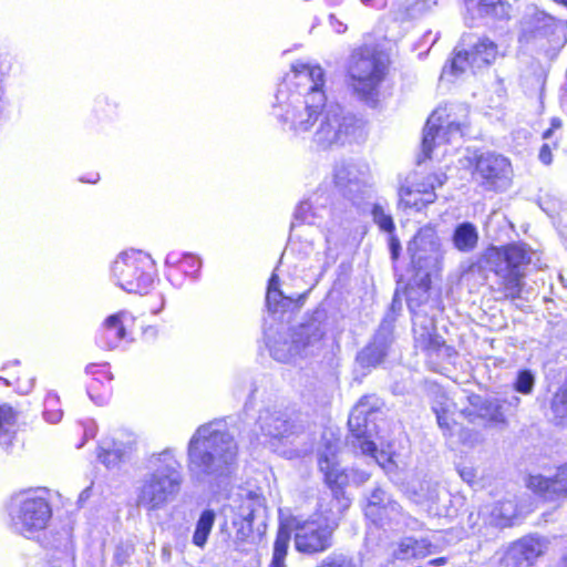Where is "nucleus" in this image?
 I'll return each mask as SVG.
<instances>
[{"label":"nucleus","instance_id":"8fccbe9b","mask_svg":"<svg viewBox=\"0 0 567 567\" xmlns=\"http://www.w3.org/2000/svg\"><path fill=\"white\" fill-rule=\"evenodd\" d=\"M200 266L199 258L190 254H185L181 260V268L189 275L198 272Z\"/></svg>","mask_w":567,"mask_h":567},{"label":"nucleus","instance_id":"20e7f679","mask_svg":"<svg viewBox=\"0 0 567 567\" xmlns=\"http://www.w3.org/2000/svg\"><path fill=\"white\" fill-rule=\"evenodd\" d=\"M338 526L339 518L329 519L318 514L287 518L278 528L269 567H286L285 559L291 538L295 549L302 555L315 556L329 550L333 546Z\"/></svg>","mask_w":567,"mask_h":567},{"label":"nucleus","instance_id":"4be33fe9","mask_svg":"<svg viewBox=\"0 0 567 567\" xmlns=\"http://www.w3.org/2000/svg\"><path fill=\"white\" fill-rule=\"evenodd\" d=\"M128 321H133V317L126 310L109 316L102 324L97 344L107 350L118 347L120 342L127 337L126 324Z\"/></svg>","mask_w":567,"mask_h":567},{"label":"nucleus","instance_id":"a19ab883","mask_svg":"<svg viewBox=\"0 0 567 567\" xmlns=\"http://www.w3.org/2000/svg\"><path fill=\"white\" fill-rule=\"evenodd\" d=\"M322 209L316 208L310 200H305L299 204L295 212V218L306 224H316L318 218L322 217Z\"/></svg>","mask_w":567,"mask_h":567},{"label":"nucleus","instance_id":"1a4fd4ad","mask_svg":"<svg viewBox=\"0 0 567 567\" xmlns=\"http://www.w3.org/2000/svg\"><path fill=\"white\" fill-rule=\"evenodd\" d=\"M386 65L375 54L355 53L349 69L351 85L358 97L370 107L379 103V86L385 75Z\"/></svg>","mask_w":567,"mask_h":567},{"label":"nucleus","instance_id":"5fc2aeb1","mask_svg":"<svg viewBox=\"0 0 567 567\" xmlns=\"http://www.w3.org/2000/svg\"><path fill=\"white\" fill-rule=\"evenodd\" d=\"M458 474L462 480L468 484H473L476 477L475 470L473 467H462L458 470Z\"/></svg>","mask_w":567,"mask_h":567},{"label":"nucleus","instance_id":"412c9836","mask_svg":"<svg viewBox=\"0 0 567 567\" xmlns=\"http://www.w3.org/2000/svg\"><path fill=\"white\" fill-rule=\"evenodd\" d=\"M527 486L549 501L567 497V463L559 466L553 477L543 475L529 476Z\"/></svg>","mask_w":567,"mask_h":567},{"label":"nucleus","instance_id":"a211bd4d","mask_svg":"<svg viewBox=\"0 0 567 567\" xmlns=\"http://www.w3.org/2000/svg\"><path fill=\"white\" fill-rule=\"evenodd\" d=\"M446 181L444 174H432L424 178L423 182L415 184L413 187L402 188L400 190L401 203L406 207L422 209L436 199L435 188L441 187Z\"/></svg>","mask_w":567,"mask_h":567},{"label":"nucleus","instance_id":"4468645a","mask_svg":"<svg viewBox=\"0 0 567 567\" xmlns=\"http://www.w3.org/2000/svg\"><path fill=\"white\" fill-rule=\"evenodd\" d=\"M373 399V396L368 395L360 399L349 415L348 425L352 435V447L360 450L362 454L373 456L379 463V460L374 456L377 447L370 439L371 430L369 426V416L374 412V404L370 402Z\"/></svg>","mask_w":567,"mask_h":567},{"label":"nucleus","instance_id":"473e14b6","mask_svg":"<svg viewBox=\"0 0 567 567\" xmlns=\"http://www.w3.org/2000/svg\"><path fill=\"white\" fill-rule=\"evenodd\" d=\"M266 302L269 311L271 312H285L291 307L296 306L293 298L285 296L279 290V278L275 274H272L271 278L269 279Z\"/></svg>","mask_w":567,"mask_h":567},{"label":"nucleus","instance_id":"9d476101","mask_svg":"<svg viewBox=\"0 0 567 567\" xmlns=\"http://www.w3.org/2000/svg\"><path fill=\"white\" fill-rule=\"evenodd\" d=\"M408 252L413 268L430 277L440 270L443 260L441 240L432 226H424L419 229L408 245Z\"/></svg>","mask_w":567,"mask_h":567},{"label":"nucleus","instance_id":"ddd939ff","mask_svg":"<svg viewBox=\"0 0 567 567\" xmlns=\"http://www.w3.org/2000/svg\"><path fill=\"white\" fill-rule=\"evenodd\" d=\"M264 512L265 498L260 494L248 491L240 496V504L237 506L233 518L234 543L238 549L244 550V545L250 543L252 523Z\"/></svg>","mask_w":567,"mask_h":567},{"label":"nucleus","instance_id":"72a5a7b5","mask_svg":"<svg viewBox=\"0 0 567 567\" xmlns=\"http://www.w3.org/2000/svg\"><path fill=\"white\" fill-rule=\"evenodd\" d=\"M452 240L458 251L470 252L478 243L477 228L472 223L464 221L455 228Z\"/></svg>","mask_w":567,"mask_h":567},{"label":"nucleus","instance_id":"f704fd0d","mask_svg":"<svg viewBox=\"0 0 567 567\" xmlns=\"http://www.w3.org/2000/svg\"><path fill=\"white\" fill-rule=\"evenodd\" d=\"M131 442H116L115 440H103L100 445L99 460L107 467L115 466L126 454Z\"/></svg>","mask_w":567,"mask_h":567},{"label":"nucleus","instance_id":"2f4dec72","mask_svg":"<svg viewBox=\"0 0 567 567\" xmlns=\"http://www.w3.org/2000/svg\"><path fill=\"white\" fill-rule=\"evenodd\" d=\"M486 523L489 525L505 528L513 525V520L517 517V505L512 499L497 502L493 505L489 513H486Z\"/></svg>","mask_w":567,"mask_h":567},{"label":"nucleus","instance_id":"0eeeda50","mask_svg":"<svg viewBox=\"0 0 567 567\" xmlns=\"http://www.w3.org/2000/svg\"><path fill=\"white\" fill-rule=\"evenodd\" d=\"M111 272L121 289L140 295L150 291L156 276L154 261L150 255L140 250L120 254L112 265Z\"/></svg>","mask_w":567,"mask_h":567},{"label":"nucleus","instance_id":"7c9ffc66","mask_svg":"<svg viewBox=\"0 0 567 567\" xmlns=\"http://www.w3.org/2000/svg\"><path fill=\"white\" fill-rule=\"evenodd\" d=\"M411 497L413 502L425 506L429 512H432L434 505L440 499V486L437 482L432 480L419 481L411 487Z\"/></svg>","mask_w":567,"mask_h":567},{"label":"nucleus","instance_id":"5701e85b","mask_svg":"<svg viewBox=\"0 0 567 567\" xmlns=\"http://www.w3.org/2000/svg\"><path fill=\"white\" fill-rule=\"evenodd\" d=\"M333 182L336 187L348 197L353 204L357 203L363 183L357 166L351 163H337L333 169Z\"/></svg>","mask_w":567,"mask_h":567},{"label":"nucleus","instance_id":"58836bf2","mask_svg":"<svg viewBox=\"0 0 567 567\" xmlns=\"http://www.w3.org/2000/svg\"><path fill=\"white\" fill-rule=\"evenodd\" d=\"M437 0H395L402 19L415 18L429 10Z\"/></svg>","mask_w":567,"mask_h":567},{"label":"nucleus","instance_id":"603ef678","mask_svg":"<svg viewBox=\"0 0 567 567\" xmlns=\"http://www.w3.org/2000/svg\"><path fill=\"white\" fill-rule=\"evenodd\" d=\"M540 207L551 218H556L557 217L559 219V221L563 220L561 210L560 209H556L555 206H549L546 199H542Z\"/></svg>","mask_w":567,"mask_h":567},{"label":"nucleus","instance_id":"2eb2a0df","mask_svg":"<svg viewBox=\"0 0 567 567\" xmlns=\"http://www.w3.org/2000/svg\"><path fill=\"white\" fill-rule=\"evenodd\" d=\"M497 55V45L484 38L480 39L470 51H456L454 58L449 65L442 71V78L449 74L458 75L463 73L467 66L472 69H481L489 65Z\"/></svg>","mask_w":567,"mask_h":567},{"label":"nucleus","instance_id":"6e6552de","mask_svg":"<svg viewBox=\"0 0 567 567\" xmlns=\"http://www.w3.org/2000/svg\"><path fill=\"white\" fill-rule=\"evenodd\" d=\"M8 513L11 529L27 538H33L48 526L52 508L44 497L20 493L11 497Z\"/></svg>","mask_w":567,"mask_h":567},{"label":"nucleus","instance_id":"69168bd1","mask_svg":"<svg viewBox=\"0 0 567 567\" xmlns=\"http://www.w3.org/2000/svg\"><path fill=\"white\" fill-rule=\"evenodd\" d=\"M94 368H95V365H94V364L87 365V367H86V372H87V373H94Z\"/></svg>","mask_w":567,"mask_h":567},{"label":"nucleus","instance_id":"f8f14e48","mask_svg":"<svg viewBox=\"0 0 567 567\" xmlns=\"http://www.w3.org/2000/svg\"><path fill=\"white\" fill-rule=\"evenodd\" d=\"M475 181L486 190H502L511 183L512 166L503 155L486 152L476 157Z\"/></svg>","mask_w":567,"mask_h":567},{"label":"nucleus","instance_id":"7ed1b4c3","mask_svg":"<svg viewBox=\"0 0 567 567\" xmlns=\"http://www.w3.org/2000/svg\"><path fill=\"white\" fill-rule=\"evenodd\" d=\"M184 483L183 466L174 449L151 454L145 472L135 486V504L147 513L164 509L174 502Z\"/></svg>","mask_w":567,"mask_h":567},{"label":"nucleus","instance_id":"de8ad7c7","mask_svg":"<svg viewBox=\"0 0 567 567\" xmlns=\"http://www.w3.org/2000/svg\"><path fill=\"white\" fill-rule=\"evenodd\" d=\"M443 125L452 141L457 136H462V123L452 118L451 114L446 113V111L443 113Z\"/></svg>","mask_w":567,"mask_h":567},{"label":"nucleus","instance_id":"37998d69","mask_svg":"<svg viewBox=\"0 0 567 567\" xmlns=\"http://www.w3.org/2000/svg\"><path fill=\"white\" fill-rule=\"evenodd\" d=\"M551 410L559 423L567 425V388H561L555 393Z\"/></svg>","mask_w":567,"mask_h":567},{"label":"nucleus","instance_id":"052dcab7","mask_svg":"<svg viewBox=\"0 0 567 567\" xmlns=\"http://www.w3.org/2000/svg\"><path fill=\"white\" fill-rule=\"evenodd\" d=\"M84 435L86 437H94L95 436V425L92 421L89 425L84 426Z\"/></svg>","mask_w":567,"mask_h":567},{"label":"nucleus","instance_id":"680f3d73","mask_svg":"<svg viewBox=\"0 0 567 567\" xmlns=\"http://www.w3.org/2000/svg\"><path fill=\"white\" fill-rule=\"evenodd\" d=\"M445 563H446V559L444 557L431 560V565H433V566H442Z\"/></svg>","mask_w":567,"mask_h":567},{"label":"nucleus","instance_id":"79ce46f5","mask_svg":"<svg viewBox=\"0 0 567 567\" xmlns=\"http://www.w3.org/2000/svg\"><path fill=\"white\" fill-rule=\"evenodd\" d=\"M44 419L52 424L61 421L63 412L60 408V399L55 393H49L44 400Z\"/></svg>","mask_w":567,"mask_h":567},{"label":"nucleus","instance_id":"f257e3e1","mask_svg":"<svg viewBox=\"0 0 567 567\" xmlns=\"http://www.w3.org/2000/svg\"><path fill=\"white\" fill-rule=\"evenodd\" d=\"M324 71L318 64L296 62L279 85L274 116L296 137L310 140L326 107Z\"/></svg>","mask_w":567,"mask_h":567},{"label":"nucleus","instance_id":"49530a36","mask_svg":"<svg viewBox=\"0 0 567 567\" xmlns=\"http://www.w3.org/2000/svg\"><path fill=\"white\" fill-rule=\"evenodd\" d=\"M535 384V377L529 370H523L518 373L514 388L522 394L532 393Z\"/></svg>","mask_w":567,"mask_h":567},{"label":"nucleus","instance_id":"e2e57ef3","mask_svg":"<svg viewBox=\"0 0 567 567\" xmlns=\"http://www.w3.org/2000/svg\"><path fill=\"white\" fill-rule=\"evenodd\" d=\"M560 567H567V546H566V549H565V554L563 556V560H561Z\"/></svg>","mask_w":567,"mask_h":567},{"label":"nucleus","instance_id":"0e129e2a","mask_svg":"<svg viewBox=\"0 0 567 567\" xmlns=\"http://www.w3.org/2000/svg\"><path fill=\"white\" fill-rule=\"evenodd\" d=\"M518 403H519V398H517V396H515V395H514V396L512 398V400L509 401V404H515V405H517Z\"/></svg>","mask_w":567,"mask_h":567},{"label":"nucleus","instance_id":"bf43d9fd","mask_svg":"<svg viewBox=\"0 0 567 567\" xmlns=\"http://www.w3.org/2000/svg\"><path fill=\"white\" fill-rule=\"evenodd\" d=\"M181 260L177 256L176 252H169L167 256H166V259H165V264L166 265H169V266H176L177 264L181 265Z\"/></svg>","mask_w":567,"mask_h":567},{"label":"nucleus","instance_id":"864d4df0","mask_svg":"<svg viewBox=\"0 0 567 567\" xmlns=\"http://www.w3.org/2000/svg\"><path fill=\"white\" fill-rule=\"evenodd\" d=\"M389 247H390V252H391L392 259L393 260L398 259L399 255H400V250H401V244H400L399 238L392 234L389 239Z\"/></svg>","mask_w":567,"mask_h":567},{"label":"nucleus","instance_id":"cd10ccee","mask_svg":"<svg viewBox=\"0 0 567 567\" xmlns=\"http://www.w3.org/2000/svg\"><path fill=\"white\" fill-rule=\"evenodd\" d=\"M432 546L426 538L403 537L396 543L392 555L399 560L420 559L431 554Z\"/></svg>","mask_w":567,"mask_h":567},{"label":"nucleus","instance_id":"338daca9","mask_svg":"<svg viewBox=\"0 0 567 567\" xmlns=\"http://www.w3.org/2000/svg\"><path fill=\"white\" fill-rule=\"evenodd\" d=\"M554 1L567 7V0H554Z\"/></svg>","mask_w":567,"mask_h":567},{"label":"nucleus","instance_id":"c03bdc74","mask_svg":"<svg viewBox=\"0 0 567 567\" xmlns=\"http://www.w3.org/2000/svg\"><path fill=\"white\" fill-rule=\"evenodd\" d=\"M374 223L383 230L392 234L394 230V223L392 216L385 212L381 205H374L372 209Z\"/></svg>","mask_w":567,"mask_h":567},{"label":"nucleus","instance_id":"c756f323","mask_svg":"<svg viewBox=\"0 0 567 567\" xmlns=\"http://www.w3.org/2000/svg\"><path fill=\"white\" fill-rule=\"evenodd\" d=\"M465 4L468 11L475 12L480 17L498 20L509 17L511 6L502 0H465Z\"/></svg>","mask_w":567,"mask_h":567},{"label":"nucleus","instance_id":"4d7b16f0","mask_svg":"<svg viewBox=\"0 0 567 567\" xmlns=\"http://www.w3.org/2000/svg\"><path fill=\"white\" fill-rule=\"evenodd\" d=\"M560 127H561V120L558 117L551 118L550 128H548L547 131L544 132L543 137L545 140H548L551 136L554 130H557Z\"/></svg>","mask_w":567,"mask_h":567},{"label":"nucleus","instance_id":"6e6d98bb","mask_svg":"<svg viewBox=\"0 0 567 567\" xmlns=\"http://www.w3.org/2000/svg\"><path fill=\"white\" fill-rule=\"evenodd\" d=\"M330 25L337 33H343L347 30V25L337 19L334 14L329 16Z\"/></svg>","mask_w":567,"mask_h":567},{"label":"nucleus","instance_id":"bb28decb","mask_svg":"<svg viewBox=\"0 0 567 567\" xmlns=\"http://www.w3.org/2000/svg\"><path fill=\"white\" fill-rule=\"evenodd\" d=\"M318 464L329 487L332 491L343 489L349 482V475L340 468L336 460V449L328 447L327 453H320Z\"/></svg>","mask_w":567,"mask_h":567},{"label":"nucleus","instance_id":"f3484780","mask_svg":"<svg viewBox=\"0 0 567 567\" xmlns=\"http://www.w3.org/2000/svg\"><path fill=\"white\" fill-rule=\"evenodd\" d=\"M547 549L545 539L540 537H524L511 544L499 559L503 567H519L523 561L533 564Z\"/></svg>","mask_w":567,"mask_h":567},{"label":"nucleus","instance_id":"f03ea898","mask_svg":"<svg viewBox=\"0 0 567 567\" xmlns=\"http://www.w3.org/2000/svg\"><path fill=\"white\" fill-rule=\"evenodd\" d=\"M237 455V444L219 422L200 425L187 446V468L197 483L227 475Z\"/></svg>","mask_w":567,"mask_h":567},{"label":"nucleus","instance_id":"6ab92c4d","mask_svg":"<svg viewBox=\"0 0 567 567\" xmlns=\"http://www.w3.org/2000/svg\"><path fill=\"white\" fill-rule=\"evenodd\" d=\"M565 29L563 20L556 19L544 11H536L525 18L522 23V37L526 41L536 39L551 40Z\"/></svg>","mask_w":567,"mask_h":567},{"label":"nucleus","instance_id":"e433bc0d","mask_svg":"<svg viewBox=\"0 0 567 567\" xmlns=\"http://www.w3.org/2000/svg\"><path fill=\"white\" fill-rule=\"evenodd\" d=\"M268 347L271 357L279 362H289L295 357H299V354H297V348L290 338V333H279L277 338L269 341Z\"/></svg>","mask_w":567,"mask_h":567},{"label":"nucleus","instance_id":"aec40b11","mask_svg":"<svg viewBox=\"0 0 567 567\" xmlns=\"http://www.w3.org/2000/svg\"><path fill=\"white\" fill-rule=\"evenodd\" d=\"M391 343V330L382 324L372 341L357 354V364L363 370L377 368L388 355Z\"/></svg>","mask_w":567,"mask_h":567},{"label":"nucleus","instance_id":"dca6fc26","mask_svg":"<svg viewBox=\"0 0 567 567\" xmlns=\"http://www.w3.org/2000/svg\"><path fill=\"white\" fill-rule=\"evenodd\" d=\"M434 319L421 311H413V334L415 347L429 357L451 358L454 350L435 332Z\"/></svg>","mask_w":567,"mask_h":567},{"label":"nucleus","instance_id":"09e8293b","mask_svg":"<svg viewBox=\"0 0 567 567\" xmlns=\"http://www.w3.org/2000/svg\"><path fill=\"white\" fill-rule=\"evenodd\" d=\"M332 494V507H334L339 516H341L350 507L351 501L346 496L343 489H334Z\"/></svg>","mask_w":567,"mask_h":567},{"label":"nucleus","instance_id":"39448f33","mask_svg":"<svg viewBox=\"0 0 567 567\" xmlns=\"http://www.w3.org/2000/svg\"><path fill=\"white\" fill-rule=\"evenodd\" d=\"M534 251L524 244L489 247L483 258L487 268L499 279L505 298L517 299L523 289L525 267L532 261Z\"/></svg>","mask_w":567,"mask_h":567},{"label":"nucleus","instance_id":"13d9d810","mask_svg":"<svg viewBox=\"0 0 567 567\" xmlns=\"http://www.w3.org/2000/svg\"><path fill=\"white\" fill-rule=\"evenodd\" d=\"M370 475L363 471H353L352 472V480L357 483V484H363L364 482H367L369 480Z\"/></svg>","mask_w":567,"mask_h":567},{"label":"nucleus","instance_id":"a878e982","mask_svg":"<svg viewBox=\"0 0 567 567\" xmlns=\"http://www.w3.org/2000/svg\"><path fill=\"white\" fill-rule=\"evenodd\" d=\"M444 112L445 109L439 107L427 118L422 140V152L425 158L431 157V152L435 145L452 142L449 133L444 130Z\"/></svg>","mask_w":567,"mask_h":567},{"label":"nucleus","instance_id":"b1692460","mask_svg":"<svg viewBox=\"0 0 567 567\" xmlns=\"http://www.w3.org/2000/svg\"><path fill=\"white\" fill-rule=\"evenodd\" d=\"M258 424L265 435L275 439L288 437L295 433L296 429L287 413L275 408L262 410L258 417Z\"/></svg>","mask_w":567,"mask_h":567},{"label":"nucleus","instance_id":"c9c22d12","mask_svg":"<svg viewBox=\"0 0 567 567\" xmlns=\"http://www.w3.org/2000/svg\"><path fill=\"white\" fill-rule=\"evenodd\" d=\"M17 414L13 409L3 404L0 406V444L4 450L12 446L16 439Z\"/></svg>","mask_w":567,"mask_h":567},{"label":"nucleus","instance_id":"c85d7f7f","mask_svg":"<svg viewBox=\"0 0 567 567\" xmlns=\"http://www.w3.org/2000/svg\"><path fill=\"white\" fill-rule=\"evenodd\" d=\"M470 404L474 409V411L467 412L468 416H472L473 413H476L481 419L486 420L493 424H505L506 417L503 412L502 404L498 400H485L480 395H471L468 396Z\"/></svg>","mask_w":567,"mask_h":567},{"label":"nucleus","instance_id":"393cba45","mask_svg":"<svg viewBox=\"0 0 567 567\" xmlns=\"http://www.w3.org/2000/svg\"><path fill=\"white\" fill-rule=\"evenodd\" d=\"M401 506L390 499L386 493L382 488H374L368 498L365 506V515L373 522L389 519H396V516L401 513Z\"/></svg>","mask_w":567,"mask_h":567},{"label":"nucleus","instance_id":"ea45409f","mask_svg":"<svg viewBox=\"0 0 567 567\" xmlns=\"http://www.w3.org/2000/svg\"><path fill=\"white\" fill-rule=\"evenodd\" d=\"M454 404L449 401V399L443 398V401L435 402L432 410L436 415L439 426L445 431L451 432L452 430V413H453Z\"/></svg>","mask_w":567,"mask_h":567},{"label":"nucleus","instance_id":"a18cd8bd","mask_svg":"<svg viewBox=\"0 0 567 567\" xmlns=\"http://www.w3.org/2000/svg\"><path fill=\"white\" fill-rule=\"evenodd\" d=\"M317 567H357L353 559L341 553H332L321 560Z\"/></svg>","mask_w":567,"mask_h":567},{"label":"nucleus","instance_id":"9b49d317","mask_svg":"<svg viewBox=\"0 0 567 567\" xmlns=\"http://www.w3.org/2000/svg\"><path fill=\"white\" fill-rule=\"evenodd\" d=\"M327 320L326 310L317 309L305 322L292 329L290 338L299 357L315 355L322 349Z\"/></svg>","mask_w":567,"mask_h":567},{"label":"nucleus","instance_id":"774afa93","mask_svg":"<svg viewBox=\"0 0 567 567\" xmlns=\"http://www.w3.org/2000/svg\"><path fill=\"white\" fill-rule=\"evenodd\" d=\"M0 381H2L6 385H9V384H10L9 380H7V379H4V378H1V377H0Z\"/></svg>","mask_w":567,"mask_h":567},{"label":"nucleus","instance_id":"4c0bfd02","mask_svg":"<svg viewBox=\"0 0 567 567\" xmlns=\"http://www.w3.org/2000/svg\"><path fill=\"white\" fill-rule=\"evenodd\" d=\"M215 519H216V515L213 509H205L200 514V516L196 523L195 532L193 535V544L194 545H196L197 547H200V548H203L206 545L208 536H209L212 528L215 524Z\"/></svg>","mask_w":567,"mask_h":567},{"label":"nucleus","instance_id":"423d86ee","mask_svg":"<svg viewBox=\"0 0 567 567\" xmlns=\"http://www.w3.org/2000/svg\"><path fill=\"white\" fill-rule=\"evenodd\" d=\"M364 122L339 104H327L311 135V142L320 150L350 144L362 137Z\"/></svg>","mask_w":567,"mask_h":567},{"label":"nucleus","instance_id":"3c124183","mask_svg":"<svg viewBox=\"0 0 567 567\" xmlns=\"http://www.w3.org/2000/svg\"><path fill=\"white\" fill-rule=\"evenodd\" d=\"M538 158L545 165H549L551 163L553 156H551V147L549 144L545 143L540 147Z\"/></svg>","mask_w":567,"mask_h":567}]
</instances>
